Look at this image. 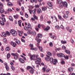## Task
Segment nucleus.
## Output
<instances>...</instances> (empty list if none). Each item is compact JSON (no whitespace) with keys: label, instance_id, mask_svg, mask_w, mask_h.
<instances>
[{"label":"nucleus","instance_id":"obj_1","mask_svg":"<svg viewBox=\"0 0 75 75\" xmlns=\"http://www.w3.org/2000/svg\"><path fill=\"white\" fill-rule=\"evenodd\" d=\"M50 61L52 64L53 63L54 65H56L58 62V60L56 59H54L53 58L51 57L50 58Z\"/></svg>","mask_w":75,"mask_h":75},{"label":"nucleus","instance_id":"obj_2","mask_svg":"<svg viewBox=\"0 0 75 75\" xmlns=\"http://www.w3.org/2000/svg\"><path fill=\"white\" fill-rule=\"evenodd\" d=\"M10 32L11 34H12V35H13V36H16L17 35V32L16 30L13 29H12L10 31Z\"/></svg>","mask_w":75,"mask_h":75},{"label":"nucleus","instance_id":"obj_3","mask_svg":"<svg viewBox=\"0 0 75 75\" xmlns=\"http://www.w3.org/2000/svg\"><path fill=\"white\" fill-rule=\"evenodd\" d=\"M59 4H60L59 5V7L60 8H62L64 7V5H63V4H62V0H57Z\"/></svg>","mask_w":75,"mask_h":75},{"label":"nucleus","instance_id":"obj_4","mask_svg":"<svg viewBox=\"0 0 75 75\" xmlns=\"http://www.w3.org/2000/svg\"><path fill=\"white\" fill-rule=\"evenodd\" d=\"M52 3L51 2H49L47 4L49 6L48 8L50 9H52Z\"/></svg>","mask_w":75,"mask_h":75},{"label":"nucleus","instance_id":"obj_5","mask_svg":"<svg viewBox=\"0 0 75 75\" xmlns=\"http://www.w3.org/2000/svg\"><path fill=\"white\" fill-rule=\"evenodd\" d=\"M31 28V24L30 23L28 24V27L25 26L24 28V29L25 30H28L29 28Z\"/></svg>","mask_w":75,"mask_h":75},{"label":"nucleus","instance_id":"obj_6","mask_svg":"<svg viewBox=\"0 0 75 75\" xmlns=\"http://www.w3.org/2000/svg\"><path fill=\"white\" fill-rule=\"evenodd\" d=\"M49 35L50 37L52 38V39H53V40H55L56 38H57V37H56L55 36H54V35H52V33H50Z\"/></svg>","mask_w":75,"mask_h":75},{"label":"nucleus","instance_id":"obj_7","mask_svg":"<svg viewBox=\"0 0 75 75\" xmlns=\"http://www.w3.org/2000/svg\"><path fill=\"white\" fill-rule=\"evenodd\" d=\"M10 43L11 44V45H12V46L13 47H16V45H17V44H16V43L14 42H13L12 41H11L10 42Z\"/></svg>","mask_w":75,"mask_h":75},{"label":"nucleus","instance_id":"obj_8","mask_svg":"<svg viewBox=\"0 0 75 75\" xmlns=\"http://www.w3.org/2000/svg\"><path fill=\"white\" fill-rule=\"evenodd\" d=\"M62 3L63 4V5L64 7H67V6H68V3H67V2H62Z\"/></svg>","mask_w":75,"mask_h":75},{"label":"nucleus","instance_id":"obj_9","mask_svg":"<svg viewBox=\"0 0 75 75\" xmlns=\"http://www.w3.org/2000/svg\"><path fill=\"white\" fill-rule=\"evenodd\" d=\"M19 60L21 63V64H24V63L25 62V61H24L23 59L21 58H19Z\"/></svg>","mask_w":75,"mask_h":75},{"label":"nucleus","instance_id":"obj_10","mask_svg":"<svg viewBox=\"0 0 75 75\" xmlns=\"http://www.w3.org/2000/svg\"><path fill=\"white\" fill-rule=\"evenodd\" d=\"M57 55L59 57H64V55L63 53L58 54H57Z\"/></svg>","mask_w":75,"mask_h":75},{"label":"nucleus","instance_id":"obj_11","mask_svg":"<svg viewBox=\"0 0 75 75\" xmlns=\"http://www.w3.org/2000/svg\"><path fill=\"white\" fill-rule=\"evenodd\" d=\"M47 57L45 58V59L46 60V61H50V57L48 55H47Z\"/></svg>","mask_w":75,"mask_h":75},{"label":"nucleus","instance_id":"obj_12","mask_svg":"<svg viewBox=\"0 0 75 75\" xmlns=\"http://www.w3.org/2000/svg\"><path fill=\"white\" fill-rule=\"evenodd\" d=\"M30 59H31V60H34V59H33V58H35V55L34 54H33V55H30Z\"/></svg>","mask_w":75,"mask_h":75},{"label":"nucleus","instance_id":"obj_13","mask_svg":"<svg viewBox=\"0 0 75 75\" xmlns=\"http://www.w3.org/2000/svg\"><path fill=\"white\" fill-rule=\"evenodd\" d=\"M15 59H18V54L16 53V55L14 57Z\"/></svg>","mask_w":75,"mask_h":75},{"label":"nucleus","instance_id":"obj_14","mask_svg":"<svg viewBox=\"0 0 75 75\" xmlns=\"http://www.w3.org/2000/svg\"><path fill=\"white\" fill-rule=\"evenodd\" d=\"M0 13L1 14H3L4 13V9L3 8H0Z\"/></svg>","mask_w":75,"mask_h":75},{"label":"nucleus","instance_id":"obj_15","mask_svg":"<svg viewBox=\"0 0 75 75\" xmlns=\"http://www.w3.org/2000/svg\"><path fill=\"white\" fill-rule=\"evenodd\" d=\"M68 14H64L63 16V18H65V19H67V18H68Z\"/></svg>","mask_w":75,"mask_h":75},{"label":"nucleus","instance_id":"obj_16","mask_svg":"<svg viewBox=\"0 0 75 75\" xmlns=\"http://www.w3.org/2000/svg\"><path fill=\"white\" fill-rule=\"evenodd\" d=\"M30 34H32V35H36L37 34L36 32L35 31H31Z\"/></svg>","mask_w":75,"mask_h":75},{"label":"nucleus","instance_id":"obj_17","mask_svg":"<svg viewBox=\"0 0 75 75\" xmlns=\"http://www.w3.org/2000/svg\"><path fill=\"white\" fill-rule=\"evenodd\" d=\"M46 68H47V66H45V67L42 68V71L43 72H45V69Z\"/></svg>","mask_w":75,"mask_h":75},{"label":"nucleus","instance_id":"obj_18","mask_svg":"<svg viewBox=\"0 0 75 75\" xmlns=\"http://www.w3.org/2000/svg\"><path fill=\"white\" fill-rule=\"evenodd\" d=\"M7 5L8 6H13V4L12 3L9 2L7 4Z\"/></svg>","mask_w":75,"mask_h":75},{"label":"nucleus","instance_id":"obj_19","mask_svg":"<svg viewBox=\"0 0 75 75\" xmlns=\"http://www.w3.org/2000/svg\"><path fill=\"white\" fill-rule=\"evenodd\" d=\"M37 12L38 13H41V10L40 8H38L37 9Z\"/></svg>","mask_w":75,"mask_h":75},{"label":"nucleus","instance_id":"obj_20","mask_svg":"<svg viewBox=\"0 0 75 75\" xmlns=\"http://www.w3.org/2000/svg\"><path fill=\"white\" fill-rule=\"evenodd\" d=\"M74 69V68L70 67L68 69V71L69 72H71L72 71H73V70Z\"/></svg>","mask_w":75,"mask_h":75},{"label":"nucleus","instance_id":"obj_21","mask_svg":"<svg viewBox=\"0 0 75 75\" xmlns=\"http://www.w3.org/2000/svg\"><path fill=\"white\" fill-rule=\"evenodd\" d=\"M50 27L49 26H47V27L45 29V31H48L50 29Z\"/></svg>","mask_w":75,"mask_h":75},{"label":"nucleus","instance_id":"obj_22","mask_svg":"<svg viewBox=\"0 0 75 75\" xmlns=\"http://www.w3.org/2000/svg\"><path fill=\"white\" fill-rule=\"evenodd\" d=\"M47 8L45 6L42 7V10L43 11H45V10H47Z\"/></svg>","mask_w":75,"mask_h":75},{"label":"nucleus","instance_id":"obj_23","mask_svg":"<svg viewBox=\"0 0 75 75\" xmlns=\"http://www.w3.org/2000/svg\"><path fill=\"white\" fill-rule=\"evenodd\" d=\"M38 48L41 52H43V50H42V47L40 46L38 47Z\"/></svg>","mask_w":75,"mask_h":75},{"label":"nucleus","instance_id":"obj_24","mask_svg":"<svg viewBox=\"0 0 75 75\" xmlns=\"http://www.w3.org/2000/svg\"><path fill=\"white\" fill-rule=\"evenodd\" d=\"M21 20L19 21H18V24H19V25L20 27H21Z\"/></svg>","mask_w":75,"mask_h":75},{"label":"nucleus","instance_id":"obj_25","mask_svg":"<svg viewBox=\"0 0 75 75\" xmlns=\"http://www.w3.org/2000/svg\"><path fill=\"white\" fill-rule=\"evenodd\" d=\"M5 68L7 71H8V70L10 69L9 68V67H8V65H6V66Z\"/></svg>","mask_w":75,"mask_h":75},{"label":"nucleus","instance_id":"obj_26","mask_svg":"<svg viewBox=\"0 0 75 75\" xmlns=\"http://www.w3.org/2000/svg\"><path fill=\"white\" fill-rule=\"evenodd\" d=\"M65 52H66V53H67V54H69L70 53V51L67 50H66L65 51Z\"/></svg>","mask_w":75,"mask_h":75},{"label":"nucleus","instance_id":"obj_27","mask_svg":"<svg viewBox=\"0 0 75 75\" xmlns=\"http://www.w3.org/2000/svg\"><path fill=\"white\" fill-rule=\"evenodd\" d=\"M18 32L19 33L18 35L20 37L22 35V33H21V32L20 31L18 30Z\"/></svg>","mask_w":75,"mask_h":75},{"label":"nucleus","instance_id":"obj_28","mask_svg":"<svg viewBox=\"0 0 75 75\" xmlns=\"http://www.w3.org/2000/svg\"><path fill=\"white\" fill-rule=\"evenodd\" d=\"M6 34L7 35H10V32L8 31H6Z\"/></svg>","mask_w":75,"mask_h":75},{"label":"nucleus","instance_id":"obj_29","mask_svg":"<svg viewBox=\"0 0 75 75\" xmlns=\"http://www.w3.org/2000/svg\"><path fill=\"white\" fill-rule=\"evenodd\" d=\"M36 8H35L32 11V12L33 14H35V12H36Z\"/></svg>","mask_w":75,"mask_h":75},{"label":"nucleus","instance_id":"obj_30","mask_svg":"<svg viewBox=\"0 0 75 75\" xmlns=\"http://www.w3.org/2000/svg\"><path fill=\"white\" fill-rule=\"evenodd\" d=\"M35 63L36 64H38L39 65L41 66V64H40V63H39V61L37 60L35 62Z\"/></svg>","mask_w":75,"mask_h":75},{"label":"nucleus","instance_id":"obj_31","mask_svg":"<svg viewBox=\"0 0 75 75\" xmlns=\"http://www.w3.org/2000/svg\"><path fill=\"white\" fill-rule=\"evenodd\" d=\"M30 72L31 74H33L34 73V69H31L30 70Z\"/></svg>","mask_w":75,"mask_h":75},{"label":"nucleus","instance_id":"obj_32","mask_svg":"<svg viewBox=\"0 0 75 75\" xmlns=\"http://www.w3.org/2000/svg\"><path fill=\"white\" fill-rule=\"evenodd\" d=\"M42 35L41 34H38V37L39 38L40 37V38H42Z\"/></svg>","mask_w":75,"mask_h":75},{"label":"nucleus","instance_id":"obj_33","mask_svg":"<svg viewBox=\"0 0 75 75\" xmlns=\"http://www.w3.org/2000/svg\"><path fill=\"white\" fill-rule=\"evenodd\" d=\"M13 17L14 18H15V19H16V18H18V15H14L13 16Z\"/></svg>","mask_w":75,"mask_h":75},{"label":"nucleus","instance_id":"obj_34","mask_svg":"<svg viewBox=\"0 0 75 75\" xmlns=\"http://www.w3.org/2000/svg\"><path fill=\"white\" fill-rule=\"evenodd\" d=\"M7 59H9V58L10 57V53H8L7 55Z\"/></svg>","mask_w":75,"mask_h":75},{"label":"nucleus","instance_id":"obj_35","mask_svg":"<svg viewBox=\"0 0 75 75\" xmlns=\"http://www.w3.org/2000/svg\"><path fill=\"white\" fill-rule=\"evenodd\" d=\"M16 42L18 44H20V42L18 40H16Z\"/></svg>","mask_w":75,"mask_h":75},{"label":"nucleus","instance_id":"obj_36","mask_svg":"<svg viewBox=\"0 0 75 75\" xmlns=\"http://www.w3.org/2000/svg\"><path fill=\"white\" fill-rule=\"evenodd\" d=\"M37 61H39L40 62H41V59L40 58H38L37 59Z\"/></svg>","mask_w":75,"mask_h":75},{"label":"nucleus","instance_id":"obj_37","mask_svg":"<svg viewBox=\"0 0 75 75\" xmlns=\"http://www.w3.org/2000/svg\"><path fill=\"white\" fill-rule=\"evenodd\" d=\"M0 24L2 25H4V23L3 21H1Z\"/></svg>","mask_w":75,"mask_h":75},{"label":"nucleus","instance_id":"obj_38","mask_svg":"<svg viewBox=\"0 0 75 75\" xmlns=\"http://www.w3.org/2000/svg\"><path fill=\"white\" fill-rule=\"evenodd\" d=\"M2 20V21H3L4 22H6V18H5L4 17H3L1 18Z\"/></svg>","mask_w":75,"mask_h":75},{"label":"nucleus","instance_id":"obj_39","mask_svg":"<svg viewBox=\"0 0 75 75\" xmlns=\"http://www.w3.org/2000/svg\"><path fill=\"white\" fill-rule=\"evenodd\" d=\"M10 48H9V47H7L6 48V51H8L10 50Z\"/></svg>","mask_w":75,"mask_h":75},{"label":"nucleus","instance_id":"obj_40","mask_svg":"<svg viewBox=\"0 0 75 75\" xmlns=\"http://www.w3.org/2000/svg\"><path fill=\"white\" fill-rule=\"evenodd\" d=\"M9 18L10 20V21H13V19H12V17H11V16H10L9 17Z\"/></svg>","mask_w":75,"mask_h":75},{"label":"nucleus","instance_id":"obj_41","mask_svg":"<svg viewBox=\"0 0 75 75\" xmlns=\"http://www.w3.org/2000/svg\"><path fill=\"white\" fill-rule=\"evenodd\" d=\"M49 45L50 47H52L53 46V44L52 42H50L49 43Z\"/></svg>","mask_w":75,"mask_h":75},{"label":"nucleus","instance_id":"obj_42","mask_svg":"<svg viewBox=\"0 0 75 75\" xmlns=\"http://www.w3.org/2000/svg\"><path fill=\"white\" fill-rule=\"evenodd\" d=\"M47 54L48 55H50V56H52V55L51 53L49 52H47Z\"/></svg>","mask_w":75,"mask_h":75},{"label":"nucleus","instance_id":"obj_43","mask_svg":"<svg viewBox=\"0 0 75 75\" xmlns=\"http://www.w3.org/2000/svg\"><path fill=\"white\" fill-rule=\"evenodd\" d=\"M31 30H29L27 32V33L28 34H31Z\"/></svg>","mask_w":75,"mask_h":75},{"label":"nucleus","instance_id":"obj_44","mask_svg":"<svg viewBox=\"0 0 75 75\" xmlns=\"http://www.w3.org/2000/svg\"><path fill=\"white\" fill-rule=\"evenodd\" d=\"M0 6H1V8L3 7V5L1 2H0Z\"/></svg>","mask_w":75,"mask_h":75},{"label":"nucleus","instance_id":"obj_45","mask_svg":"<svg viewBox=\"0 0 75 75\" xmlns=\"http://www.w3.org/2000/svg\"><path fill=\"white\" fill-rule=\"evenodd\" d=\"M61 42L62 44H66L67 43V41L62 40L61 41Z\"/></svg>","mask_w":75,"mask_h":75},{"label":"nucleus","instance_id":"obj_46","mask_svg":"<svg viewBox=\"0 0 75 75\" xmlns=\"http://www.w3.org/2000/svg\"><path fill=\"white\" fill-rule=\"evenodd\" d=\"M8 11L7 13L8 14L9 13V11H12V10L10 8H8Z\"/></svg>","mask_w":75,"mask_h":75},{"label":"nucleus","instance_id":"obj_47","mask_svg":"<svg viewBox=\"0 0 75 75\" xmlns=\"http://www.w3.org/2000/svg\"><path fill=\"white\" fill-rule=\"evenodd\" d=\"M33 17L34 18H35L36 20H38V17H37L35 15H34L33 16Z\"/></svg>","mask_w":75,"mask_h":75},{"label":"nucleus","instance_id":"obj_48","mask_svg":"<svg viewBox=\"0 0 75 75\" xmlns=\"http://www.w3.org/2000/svg\"><path fill=\"white\" fill-rule=\"evenodd\" d=\"M17 53H12L11 54V55H12V56H14V57L16 55Z\"/></svg>","mask_w":75,"mask_h":75},{"label":"nucleus","instance_id":"obj_49","mask_svg":"<svg viewBox=\"0 0 75 75\" xmlns=\"http://www.w3.org/2000/svg\"><path fill=\"white\" fill-rule=\"evenodd\" d=\"M4 39V42H7V39H6V38H3Z\"/></svg>","mask_w":75,"mask_h":75},{"label":"nucleus","instance_id":"obj_50","mask_svg":"<svg viewBox=\"0 0 75 75\" xmlns=\"http://www.w3.org/2000/svg\"><path fill=\"white\" fill-rule=\"evenodd\" d=\"M40 20L41 21H42V20H43V17H42V16H41L40 17Z\"/></svg>","mask_w":75,"mask_h":75},{"label":"nucleus","instance_id":"obj_51","mask_svg":"<svg viewBox=\"0 0 75 75\" xmlns=\"http://www.w3.org/2000/svg\"><path fill=\"white\" fill-rule=\"evenodd\" d=\"M50 71V69H47L46 71V72H48Z\"/></svg>","mask_w":75,"mask_h":75},{"label":"nucleus","instance_id":"obj_52","mask_svg":"<svg viewBox=\"0 0 75 75\" xmlns=\"http://www.w3.org/2000/svg\"><path fill=\"white\" fill-rule=\"evenodd\" d=\"M56 28H57V29H59V28H60V27H59V25H57V26H55Z\"/></svg>","mask_w":75,"mask_h":75},{"label":"nucleus","instance_id":"obj_53","mask_svg":"<svg viewBox=\"0 0 75 75\" xmlns=\"http://www.w3.org/2000/svg\"><path fill=\"white\" fill-rule=\"evenodd\" d=\"M64 58H65V59H68V56H65V55H64Z\"/></svg>","mask_w":75,"mask_h":75},{"label":"nucleus","instance_id":"obj_54","mask_svg":"<svg viewBox=\"0 0 75 75\" xmlns=\"http://www.w3.org/2000/svg\"><path fill=\"white\" fill-rule=\"evenodd\" d=\"M41 39H39L37 40V42H38V43H40V42H41Z\"/></svg>","mask_w":75,"mask_h":75},{"label":"nucleus","instance_id":"obj_55","mask_svg":"<svg viewBox=\"0 0 75 75\" xmlns=\"http://www.w3.org/2000/svg\"><path fill=\"white\" fill-rule=\"evenodd\" d=\"M58 17L60 20H61L62 19V17L60 15H58Z\"/></svg>","mask_w":75,"mask_h":75},{"label":"nucleus","instance_id":"obj_56","mask_svg":"<svg viewBox=\"0 0 75 75\" xmlns=\"http://www.w3.org/2000/svg\"><path fill=\"white\" fill-rule=\"evenodd\" d=\"M35 8H37L38 7H40V6L38 5H36L35 6Z\"/></svg>","mask_w":75,"mask_h":75},{"label":"nucleus","instance_id":"obj_57","mask_svg":"<svg viewBox=\"0 0 75 75\" xmlns=\"http://www.w3.org/2000/svg\"><path fill=\"white\" fill-rule=\"evenodd\" d=\"M69 28H70L69 26H67L66 27V30H69Z\"/></svg>","mask_w":75,"mask_h":75},{"label":"nucleus","instance_id":"obj_58","mask_svg":"<svg viewBox=\"0 0 75 75\" xmlns=\"http://www.w3.org/2000/svg\"><path fill=\"white\" fill-rule=\"evenodd\" d=\"M11 68L12 70H13V71H14V70L15 69L14 68V67H13V66H11Z\"/></svg>","mask_w":75,"mask_h":75},{"label":"nucleus","instance_id":"obj_59","mask_svg":"<svg viewBox=\"0 0 75 75\" xmlns=\"http://www.w3.org/2000/svg\"><path fill=\"white\" fill-rule=\"evenodd\" d=\"M29 46H30V47H31V48L32 47H33L34 46L33 45V44H30L29 45Z\"/></svg>","mask_w":75,"mask_h":75},{"label":"nucleus","instance_id":"obj_60","mask_svg":"<svg viewBox=\"0 0 75 75\" xmlns=\"http://www.w3.org/2000/svg\"><path fill=\"white\" fill-rule=\"evenodd\" d=\"M71 42L72 44L74 43V40H73L72 39H71Z\"/></svg>","mask_w":75,"mask_h":75},{"label":"nucleus","instance_id":"obj_61","mask_svg":"<svg viewBox=\"0 0 75 75\" xmlns=\"http://www.w3.org/2000/svg\"><path fill=\"white\" fill-rule=\"evenodd\" d=\"M62 49H63V50H64V49H65V48H66V47H65V46H62Z\"/></svg>","mask_w":75,"mask_h":75},{"label":"nucleus","instance_id":"obj_62","mask_svg":"<svg viewBox=\"0 0 75 75\" xmlns=\"http://www.w3.org/2000/svg\"><path fill=\"white\" fill-rule=\"evenodd\" d=\"M60 28H62V29H64V27L63 26V25H61L60 26Z\"/></svg>","mask_w":75,"mask_h":75},{"label":"nucleus","instance_id":"obj_63","mask_svg":"<svg viewBox=\"0 0 75 75\" xmlns=\"http://www.w3.org/2000/svg\"><path fill=\"white\" fill-rule=\"evenodd\" d=\"M25 16L26 18H28V15L27 14V13H25Z\"/></svg>","mask_w":75,"mask_h":75},{"label":"nucleus","instance_id":"obj_64","mask_svg":"<svg viewBox=\"0 0 75 75\" xmlns=\"http://www.w3.org/2000/svg\"><path fill=\"white\" fill-rule=\"evenodd\" d=\"M61 64H65V62L64 61L61 62Z\"/></svg>","mask_w":75,"mask_h":75}]
</instances>
